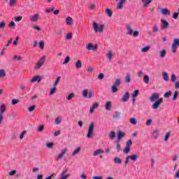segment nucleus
Returning a JSON list of instances; mask_svg holds the SVG:
<instances>
[{
    "label": "nucleus",
    "mask_w": 179,
    "mask_h": 179,
    "mask_svg": "<svg viewBox=\"0 0 179 179\" xmlns=\"http://www.w3.org/2000/svg\"><path fill=\"white\" fill-rule=\"evenodd\" d=\"M46 148L48 149H51V148H52V146H54V143H47L45 145Z\"/></svg>",
    "instance_id": "13d9d810"
},
{
    "label": "nucleus",
    "mask_w": 179,
    "mask_h": 179,
    "mask_svg": "<svg viewBox=\"0 0 179 179\" xmlns=\"http://www.w3.org/2000/svg\"><path fill=\"white\" fill-rule=\"evenodd\" d=\"M6 76V73L5 72V70L1 69L0 70V78H5Z\"/></svg>",
    "instance_id": "37998d69"
},
{
    "label": "nucleus",
    "mask_w": 179,
    "mask_h": 179,
    "mask_svg": "<svg viewBox=\"0 0 179 179\" xmlns=\"http://www.w3.org/2000/svg\"><path fill=\"white\" fill-rule=\"evenodd\" d=\"M134 36V37H138L139 36V31L136 30L134 31V29L130 24L127 25L126 35L127 36Z\"/></svg>",
    "instance_id": "f257e3e1"
},
{
    "label": "nucleus",
    "mask_w": 179,
    "mask_h": 179,
    "mask_svg": "<svg viewBox=\"0 0 179 179\" xmlns=\"http://www.w3.org/2000/svg\"><path fill=\"white\" fill-rule=\"evenodd\" d=\"M43 63H41L40 62H38V63L36 64V66H35V69H40V68H41V66H43Z\"/></svg>",
    "instance_id": "de8ad7c7"
},
{
    "label": "nucleus",
    "mask_w": 179,
    "mask_h": 179,
    "mask_svg": "<svg viewBox=\"0 0 179 179\" xmlns=\"http://www.w3.org/2000/svg\"><path fill=\"white\" fill-rule=\"evenodd\" d=\"M111 107H113V103L111 101H107L105 105V108L106 111H110L111 110Z\"/></svg>",
    "instance_id": "ddd939ff"
},
{
    "label": "nucleus",
    "mask_w": 179,
    "mask_h": 179,
    "mask_svg": "<svg viewBox=\"0 0 179 179\" xmlns=\"http://www.w3.org/2000/svg\"><path fill=\"white\" fill-rule=\"evenodd\" d=\"M108 138L109 139H111V141L115 139V131H111L108 134Z\"/></svg>",
    "instance_id": "bb28decb"
},
{
    "label": "nucleus",
    "mask_w": 179,
    "mask_h": 179,
    "mask_svg": "<svg viewBox=\"0 0 179 179\" xmlns=\"http://www.w3.org/2000/svg\"><path fill=\"white\" fill-rule=\"evenodd\" d=\"M106 57H107L108 61H111V59H113V51L109 50L106 54Z\"/></svg>",
    "instance_id": "c85d7f7f"
},
{
    "label": "nucleus",
    "mask_w": 179,
    "mask_h": 179,
    "mask_svg": "<svg viewBox=\"0 0 179 179\" xmlns=\"http://www.w3.org/2000/svg\"><path fill=\"white\" fill-rule=\"evenodd\" d=\"M171 80L172 82H175L176 80H177V76H176V74H173L171 78Z\"/></svg>",
    "instance_id": "338daca9"
},
{
    "label": "nucleus",
    "mask_w": 179,
    "mask_h": 179,
    "mask_svg": "<svg viewBox=\"0 0 179 179\" xmlns=\"http://www.w3.org/2000/svg\"><path fill=\"white\" fill-rule=\"evenodd\" d=\"M39 48L41 50L44 49V41H42L39 42Z\"/></svg>",
    "instance_id": "e2e57ef3"
},
{
    "label": "nucleus",
    "mask_w": 179,
    "mask_h": 179,
    "mask_svg": "<svg viewBox=\"0 0 179 179\" xmlns=\"http://www.w3.org/2000/svg\"><path fill=\"white\" fill-rule=\"evenodd\" d=\"M43 79V78H41V76H36L34 78H32V79H31V83H33L34 82H38L40 83L41 81V80Z\"/></svg>",
    "instance_id": "2eb2a0df"
},
{
    "label": "nucleus",
    "mask_w": 179,
    "mask_h": 179,
    "mask_svg": "<svg viewBox=\"0 0 179 179\" xmlns=\"http://www.w3.org/2000/svg\"><path fill=\"white\" fill-rule=\"evenodd\" d=\"M80 153V147L77 148L72 153V156L75 157L76 155H79Z\"/></svg>",
    "instance_id": "2f4dec72"
},
{
    "label": "nucleus",
    "mask_w": 179,
    "mask_h": 179,
    "mask_svg": "<svg viewBox=\"0 0 179 179\" xmlns=\"http://www.w3.org/2000/svg\"><path fill=\"white\" fill-rule=\"evenodd\" d=\"M55 90H57V88L55 87V86L50 88V96H52V94H54V93H55Z\"/></svg>",
    "instance_id": "8fccbe9b"
},
{
    "label": "nucleus",
    "mask_w": 179,
    "mask_h": 179,
    "mask_svg": "<svg viewBox=\"0 0 179 179\" xmlns=\"http://www.w3.org/2000/svg\"><path fill=\"white\" fill-rule=\"evenodd\" d=\"M31 22H37L38 20V14H35L30 17Z\"/></svg>",
    "instance_id": "b1692460"
},
{
    "label": "nucleus",
    "mask_w": 179,
    "mask_h": 179,
    "mask_svg": "<svg viewBox=\"0 0 179 179\" xmlns=\"http://www.w3.org/2000/svg\"><path fill=\"white\" fill-rule=\"evenodd\" d=\"M150 50V46L148 45L141 49L142 52H148Z\"/></svg>",
    "instance_id": "79ce46f5"
},
{
    "label": "nucleus",
    "mask_w": 179,
    "mask_h": 179,
    "mask_svg": "<svg viewBox=\"0 0 179 179\" xmlns=\"http://www.w3.org/2000/svg\"><path fill=\"white\" fill-rule=\"evenodd\" d=\"M66 25L67 26H71V24H73V20L71 17H68L66 19Z\"/></svg>",
    "instance_id": "393cba45"
},
{
    "label": "nucleus",
    "mask_w": 179,
    "mask_h": 179,
    "mask_svg": "<svg viewBox=\"0 0 179 179\" xmlns=\"http://www.w3.org/2000/svg\"><path fill=\"white\" fill-rule=\"evenodd\" d=\"M120 85H121V79L116 78L111 87L112 93H117V92H118V88L117 87H118Z\"/></svg>",
    "instance_id": "7ed1b4c3"
},
{
    "label": "nucleus",
    "mask_w": 179,
    "mask_h": 179,
    "mask_svg": "<svg viewBox=\"0 0 179 179\" xmlns=\"http://www.w3.org/2000/svg\"><path fill=\"white\" fill-rule=\"evenodd\" d=\"M131 152V148L130 147H125L123 149V153H124L125 155H128V153H129Z\"/></svg>",
    "instance_id": "c9c22d12"
},
{
    "label": "nucleus",
    "mask_w": 179,
    "mask_h": 179,
    "mask_svg": "<svg viewBox=\"0 0 179 179\" xmlns=\"http://www.w3.org/2000/svg\"><path fill=\"white\" fill-rule=\"evenodd\" d=\"M149 80H150V78L149 77V76H144L143 82L144 83H145V85H148V83H149Z\"/></svg>",
    "instance_id": "72a5a7b5"
},
{
    "label": "nucleus",
    "mask_w": 179,
    "mask_h": 179,
    "mask_svg": "<svg viewBox=\"0 0 179 179\" xmlns=\"http://www.w3.org/2000/svg\"><path fill=\"white\" fill-rule=\"evenodd\" d=\"M75 97V94L74 93H71L69 94L68 96H66V100H72Z\"/></svg>",
    "instance_id": "c03bdc74"
},
{
    "label": "nucleus",
    "mask_w": 179,
    "mask_h": 179,
    "mask_svg": "<svg viewBox=\"0 0 179 179\" xmlns=\"http://www.w3.org/2000/svg\"><path fill=\"white\" fill-rule=\"evenodd\" d=\"M82 94L85 99H92L94 97V93H93V90H83L82 91Z\"/></svg>",
    "instance_id": "f03ea898"
},
{
    "label": "nucleus",
    "mask_w": 179,
    "mask_h": 179,
    "mask_svg": "<svg viewBox=\"0 0 179 179\" xmlns=\"http://www.w3.org/2000/svg\"><path fill=\"white\" fill-rule=\"evenodd\" d=\"M117 141H121V139H122V138L125 136V132L119 130L117 132Z\"/></svg>",
    "instance_id": "dca6fc26"
},
{
    "label": "nucleus",
    "mask_w": 179,
    "mask_h": 179,
    "mask_svg": "<svg viewBox=\"0 0 179 179\" xmlns=\"http://www.w3.org/2000/svg\"><path fill=\"white\" fill-rule=\"evenodd\" d=\"M159 55L161 58H164V56L166 55V50L163 49L160 52Z\"/></svg>",
    "instance_id": "49530a36"
},
{
    "label": "nucleus",
    "mask_w": 179,
    "mask_h": 179,
    "mask_svg": "<svg viewBox=\"0 0 179 179\" xmlns=\"http://www.w3.org/2000/svg\"><path fill=\"white\" fill-rule=\"evenodd\" d=\"M10 6H15L16 5V0H10Z\"/></svg>",
    "instance_id": "680f3d73"
},
{
    "label": "nucleus",
    "mask_w": 179,
    "mask_h": 179,
    "mask_svg": "<svg viewBox=\"0 0 179 179\" xmlns=\"http://www.w3.org/2000/svg\"><path fill=\"white\" fill-rule=\"evenodd\" d=\"M142 2H143L145 8H146L149 3H152V0H142Z\"/></svg>",
    "instance_id": "ea45409f"
},
{
    "label": "nucleus",
    "mask_w": 179,
    "mask_h": 179,
    "mask_svg": "<svg viewBox=\"0 0 179 179\" xmlns=\"http://www.w3.org/2000/svg\"><path fill=\"white\" fill-rule=\"evenodd\" d=\"M121 117V112L115 111V115H113L114 120H118Z\"/></svg>",
    "instance_id": "7c9ffc66"
},
{
    "label": "nucleus",
    "mask_w": 179,
    "mask_h": 179,
    "mask_svg": "<svg viewBox=\"0 0 179 179\" xmlns=\"http://www.w3.org/2000/svg\"><path fill=\"white\" fill-rule=\"evenodd\" d=\"M159 99V94L157 92H155L152 94V96L150 97V101H156Z\"/></svg>",
    "instance_id": "f8f14e48"
},
{
    "label": "nucleus",
    "mask_w": 179,
    "mask_h": 179,
    "mask_svg": "<svg viewBox=\"0 0 179 179\" xmlns=\"http://www.w3.org/2000/svg\"><path fill=\"white\" fill-rule=\"evenodd\" d=\"M138 94H139V90H136L134 91L133 94H131L132 99H135V97H138Z\"/></svg>",
    "instance_id": "4c0bfd02"
},
{
    "label": "nucleus",
    "mask_w": 179,
    "mask_h": 179,
    "mask_svg": "<svg viewBox=\"0 0 179 179\" xmlns=\"http://www.w3.org/2000/svg\"><path fill=\"white\" fill-rule=\"evenodd\" d=\"M76 67L79 69L82 68V62L80 60H78L77 62L76 63Z\"/></svg>",
    "instance_id": "a19ab883"
},
{
    "label": "nucleus",
    "mask_w": 179,
    "mask_h": 179,
    "mask_svg": "<svg viewBox=\"0 0 179 179\" xmlns=\"http://www.w3.org/2000/svg\"><path fill=\"white\" fill-rule=\"evenodd\" d=\"M98 108H99V103L95 102V103L92 105V106L90 108V113L91 114H93V113H94V110H96V109Z\"/></svg>",
    "instance_id": "a211bd4d"
},
{
    "label": "nucleus",
    "mask_w": 179,
    "mask_h": 179,
    "mask_svg": "<svg viewBox=\"0 0 179 179\" xmlns=\"http://www.w3.org/2000/svg\"><path fill=\"white\" fill-rule=\"evenodd\" d=\"M105 12L107 14V15L108 16V17H111V16H113V11L111 10H110L109 8H106L105 10Z\"/></svg>",
    "instance_id": "f704fd0d"
},
{
    "label": "nucleus",
    "mask_w": 179,
    "mask_h": 179,
    "mask_svg": "<svg viewBox=\"0 0 179 179\" xmlns=\"http://www.w3.org/2000/svg\"><path fill=\"white\" fill-rule=\"evenodd\" d=\"M93 129H94V122H91L90 124V127L88 128V133L87 134V139H90L91 138H93V136L94 135V133L93 132Z\"/></svg>",
    "instance_id": "20e7f679"
},
{
    "label": "nucleus",
    "mask_w": 179,
    "mask_h": 179,
    "mask_svg": "<svg viewBox=\"0 0 179 179\" xmlns=\"http://www.w3.org/2000/svg\"><path fill=\"white\" fill-rule=\"evenodd\" d=\"M5 111H6V105L1 104L0 106V115H3V114H5Z\"/></svg>",
    "instance_id": "6ab92c4d"
},
{
    "label": "nucleus",
    "mask_w": 179,
    "mask_h": 179,
    "mask_svg": "<svg viewBox=\"0 0 179 179\" xmlns=\"http://www.w3.org/2000/svg\"><path fill=\"white\" fill-rule=\"evenodd\" d=\"M113 162L115 164H122V159H121L118 157H115L113 159Z\"/></svg>",
    "instance_id": "4be33fe9"
},
{
    "label": "nucleus",
    "mask_w": 179,
    "mask_h": 179,
    "mask_svg": "<svg viewBox=\"0 0 179 179\" xmlns=\"http://www.w3.org/2000/svg\"><path fill=\"white\" fill-rule=\"evenodd\" d=\"M129 100V92H126L121 99L122 103H127Z\"/></svg>",
    "instance_id": "9b49d317"
},
{
    "label": "nucleus",
    "mask_w": 179,
    "mask_h": 179,
    "mask_svg": "<svg viewBox=\"0 0 179 179\" xmlns=\"http://www.w3.org/2000/svg\"><path fill=\"white\" fill-rule=\"evenodd\" d=\"M61 121H62V117H57L55 119V122L56 125H59V124H61Z\"/></svg>",
    "instance_id": "e433bc0d"
},
{
    "label": "nucleus",
    "mask_w": 179,
    "mask_h": 179,
    "mask_svg": "<svg viewBox=\"0 0 179 179\" xmlns=\"http://www.w3.org/2000/svg\"><path fill=\"white\" fill-rule=\"evenodd\" d=\"M177 46L179 47V39L175 38L171 46L172 52L176 54L177 52Z\"/></svg>",
    "instance_id": "423d86ee"
},
{
    "label": "nucleus",
    "mask_w": 179,
    "mask_h": 179,
    "mask_svg": "<svg viewBox=\"0 0 179 179\" xmlns=\"http://www.w3.org/2000/svg\"><path fill=\"white\" fill-rule=\"evenodd\" d=\"M17 103H19V100L17 99H12L11 101V104H13V106L17 104Z\"/></svg>",
    "instance_id": "69168bd1"
},
{
    "label": "nucleus",
    "mask_w": 179,
    "mask_h": 179,
    "mask_svg": "<svg viewBox=\"0 0 179 179\" xmlns=\"http://www.w3.org/2000/svg\"><path fill=\"white\" fill-rule=\"evenodd\" d=\"M130 160H131V158H130L129 155H128L125 159L124 166H127V164H128V163H129Z\"/></svg>",
    "instance_id": "052dcab7"
},
{
    "label": "nucleus",
    "mask_w": 179,
    "mask_h": 179,
    "mask_svg": "<svg viewBox=\"0 0 179 179\" xmlns=\"http://www.w3.org/2000/svg\"><path fill=\"white\" fill-rule=\"evenodd\" d=\"M127 2V0H120V2L117 3L116 6L117 9L121 10L124 7V3Z\"/></svg>",
    "instance_id": "f3484780"
},
{
    "label": "nucleus",
    "mask_w": 179,
    "mask_h": 179,
    "mask_svg": "<svg viewBox=\"0 0 179 179\" xmlns=\"http://www.w3.org/2000/svg\"><path fill=\"white\" fill-rule=\"evenodd\" d=\"M161 22L162 23V30H164L165 29H168V27H170V23H169V21L162 19Z\"/></svg>",
    "instance_id": "1a4fd4ad"
},
{
    "label": "nucleus",
    "mask_w": 179,
    "mask_h": 179,
    "mask_svg": "<svg viewBox=\"0 0 179 179\" xmlns=\"http://www.w3.org/2000/svg\"><path fill=\"white\" fill-rule=\"evenodd\" d=\"M171 91H169L166 93H165L164 94V97H165L166 99H169V97H170V96H171Z\"/></svg>",
    "instance_id": "09e8293b"
},
{
    "label": "nucleus",
    "mask_w": 179,
    "mask_h": 179,
    "mask_svg": "<svg viewBox=\"0 0 179 179\" xmlns=\"http://www.w3.org/2000/svg\"><path fill=\"white\" fill-rule=\"evenodd\" d=\"M178 96V91H175L173 93V96L172 97V101H175V100H177Z\"/></svg>",
    "instance_id": "58836bf2"
},
{
    "label": "nucleus",
    "mask_w": 179,
    "mask_h": 179,
    "mask_svg": "<svg viewBox=\"0 0 179 179\" xmlns=\"http://www.w3.org/2000/svg\"><path fill=\"white\" fill-rule=\"evenodd\" d=\"M93 27L95 33H103V31L104 30V25H99L97 22L93 23Z\"/></svg>",
    "instance_id": "39448f33"
},
{
    "label": "nucleus",
    "mask_w": 179,
    "mask_h": 179,
    "mask_svg": "<svg viewBox=\"0 0 179 179\" xmlns=\"http://www.w3.org/2000/svg\"><path fill=\"white\" fill-rule=\"evenodd\" d=\"M129 122L133 125H136V124H138V119H136V117H131L129 120Z\"/></svg>",
    "instance_id": "c756f323"
},
{
    "label": "nucleus",
    "mask_w": 179,
    "mask_h": 179,
    "mask_svg": "<svg viewBox=\"0 0 179 179\" xmlns=\"http://www.w3.org/2000/svg\"><path fill=\"white\" fill-rule=\"evenodd\" d=\"M161 13L164 15V16H170V10L167 8H162Z\"/></svg>",
    "instance_id": "aec40b11"
},
{
    "label": "nucleus",
    "mask_w": 179,
    "mask_h": 179,
    "mask_svg": "<svg viewBox=\"0 0 179 179\" xmlns=\"http://www.w3.org/2000/svg\"><path fill=\"white\" fill-rule=\"evenodd\" d=\"M6 26V22L5 21H1L0 23V29H5V27Z\"/></svg>",
    "instance_id": "603ef678"
},
{
    "label": "nucleus",
    "mask_w": 179,
    "mask_h": 179,
    "mask_svg": "<svg viewBox=\"0 0 179 179\" xmlns=\"http://www.w3.org/2000/svg\"><path fill=\"white\" fill-rule=\"evenodd\" d=\"M71 174H67V175H60V178L59 179H66L68 177H69Z\"/></svg>",
    "instance_id": "6e6d98bb"
},
{
    "label": "nucleus",
    "mask_w": 179,
    "mask_h": 179,
    "mask_svg": "<svg viewBox=\"0 0 179 179\" xmlns=\"http://www.w3.org/2000/svg\"><path fill=\"white\" fill-rule=\"evenodd\" d=\"M103 153H104V151L101 149H99L94 152L93 156H99V155H101Z\"/></svg>",
    "instance_id": "a878e982"
},
{
    "label": "nucleus",
    "mask_w": 179,
    "mask_h": 179,
    "mask_svg": "<svg viewBox=\"0 0 179 179\" xmlns=\"http://www.w3.org/2000/svg\"><path fill=\"white\" fill-rule=\"evenodd\" d=\"M34 110H36V105H33L28 108V110L29 111V113H33Z\"/></svg>",
    "instance_id": "3c124183"
},
{
    "label": "nucleus",
    "mask_w": 179,
    "mask_h": 179,
    "mask_svg": "<svg viewBox=\"0 0 179 179\" xmlns=\"http://www.w3.org/2000/svg\"><path fill=\"white\" fill-rule=\"evenodd\" d=\"M129 157H130V159H131V160L133 162H136V160H138V159H139V155H138V154H135L133 155H129Z\"/></svg>",
    "instance_id": "cd10ccee"
},
{
    "label": "nucleus",
    "mask_w": 179,
    "mask_h": 179,
    "mask_svg": "<svg viewBox=\"0 0 179 179\" xmlns=\"http://www.w3.org/2000/svg\"><path fill=\"white\" fill-rule=\"evenodd\" d=\"M170 134H171L170 131H168L167 133H166L165 137H164L165 142H166L167 139L170 138Z\"/></svg>",
    "instance_id": "bf43d9fd"
},
{
    "label": "nucleus",
    "mask_w": 179,
    "mask_h": 179,
    "mask_svg": "<svg viewBox=\"0 0 179 179\" xmlns=\"http://www.w3.org/2000/svg\"><path fill=\"white\" fill-rule=\"evenodd\" d=\"M71 60V59L69 58V57H66V59L64 60V62H63V65H65L66 64H68V62H69V61Z\"/></svg>",
    "instance_id": "0e129e2a"
},
{
    "label": "nucleus",
    "mask_w": 179,
    "mask_h": 179,
    "mask_svg": "<svg viewBox=\"0 0 179 179\" xmlns=\"http://www.w3.org/2000/svg\"><path fill=\"white\" fill-rule=\"evenodd\" d=\"M116 150H117V152H121L122 150L120 144L116 145Z\"/></svg>",
    "instance_id": "774afa93"
},
{
    "label": "nucleus",
    "mask_w": 179,
    "mask_h": 179,
    "mask_svg": "<svg viewBox=\"0 0 179 179\" xmlns=\"http://www.w3.org/2000/svg\"><path fill=\"white\" fill-rule=\"evenodd\" d=\"M131 145H132V141L131 139H129L126 143V147L131 148Z\"/></svg>",
    "instance_id": "5fc2aeb1"
},
{
    "label": "nucleus",
    "mask_w": 179,
    "mask_h": 179,
    "mask_svg": "<svg viewBox=\"0 0 179 179\" xmlns=\"http://www.w3.org/2000/svg\"><path fill=\"white\" fill-rule=\"evenodd\" d=\"M59 80H61V76H58L56 78V80H55V83L53 84V86H57V85H58V83H59Z\"/></svg>",
    "instance_id": "a18cd8bd"
},
{
    "label": "nucleus",
    "mask_w": 179,
    "mask_h": 179,
    "mask_svg": "<svg viewBox=\"0 0 179 179\" xmlns=\"http://www.w3.org/2000/svg\"><path fill=\"white\" fill-rule=\"evenodd\" d=\"M162 76H163L164 80H165V82H169V80H170V77L169 76V73H167V72L163 73Z\"/></svg>",
    "instance_id": "5701e85b"
},
{
    "label": "nucleus",
    "mask_w": 179,
    "mask_h": 179,
    "mask_svg": "<svg viewBox=\"0 0 179 179\" xmlns=\"http://www.w3.org/2000/svg\"><path fill=\"white\" fill-rule=\"evenodd\" d=\"M163 103V98H159L158 100L155 101V103L152 106V108L153 110H157L160 105Z\"/></svg>",
    "instance_id": "0eeeda50"
},
{
    "label": "nucleus",
    "mask_w": 179,
    "mask_h": 179,
    "mask_svg": "<svg viewBox=\"0 0 179 179\" xmlns=\"http://www.w3.org/2000/svg\"><path fill=\"white\" fill-rule=\"evenodd\" d=\"M86 49L88 50L89 51L92 50V51H96L97 50V44H95L94 45H93L92 43H88L86 45Z\"/></svg>",
    "instance_id": "6e6552de"
},
{
    "label": "nucleus",
    "mask_w": 179,
    "mask_h": 179,
    "mask_svg": "<svg viewBox=\"0 0 179 179\" xmlns=\"http://www.w3.org/2000/svg\"><path fill=\"white\" fill-rule=\"evenodd\" d=\"M159 130H155L152 133V136L154 139H157V138L159 137Z\"/></svg>",
    "instance_id": "473e14b6"
},
{
    "label": "nucleus",
    "mask_w": 179,
    "mask_h": 179,
    "mask_svg": "<svg viewBox=\"0 0 179 179\" xmlns=\"http://www.w3.org/2000/svg\"><path fill=\"white\" fill-rule=\"evenodd\" d=\"M24 135H26V130H24L20 135V139L22 141L23 138H24Z\"/></svg>",
    "instance_id": "864d4df0"
},
{
    "label": "nucleus",
    "mask_w": 179,
    "mask_h": 179,
    "mask_svg": "<svg viewBox=\"0 0 179 179\" xmlns=\"http://www.w3.org/2000/svg\"><path fill=\"white\" fill-rule=\"evenodd\" d=\"M38 62H41L42 64L44 65V63L45 62V56H43L40 60L38 61Z\"/></svg>",
    "instance_id": "4d7b16f0"
},
{
    "label": "nucleus",
    "mask_w": 179,
    "mask_h": 179,
    "mask_svg": "<svg viewBox=\"0 0 179 179\" xmlns=\"http://www.w3.org/2000/svg\"><path fill=\"white\" fill-rule=\"evenodd\" d=\"M66 152H68V149H66V148H64L63 150H62L60 154L57 157V160H61V159H62V157H64V156L65 155V153H66Z\"/></svg>",
    "instance_id": "4468645a"
},
{
    "label": "nucleus",
    "mask_w": 179,
    "mask_h": 179,
    "mask_svg": "<svg viewBox=\"0 0 179 179\" xmlns=\"http://www.w3.org/2000/svg\"><path fill=\"white\" fill-rule=\"evenodd\" d=\"M46 13H50V12H53L54 15H58L59 13V10H55V7L52 6L50 8H48L45 10Z\"/></svg>",
    "instance_id": "9d476101"
},
{
    "label": "nucleus",
    "mask_w": 179,
    "mask_h": 179,
    "mask_svg": "<svg viewBox=\"0 0 179 179\" xmlns=\"http://www.w3.org/2000/svg\"><path fill=\"white\" fill-rule=\"evenodd\" d=\"M125 83H131V73H127L126 76L124 77Z\"/></svg>",
    "instance_id": "412c9836"
}]
</instances>
